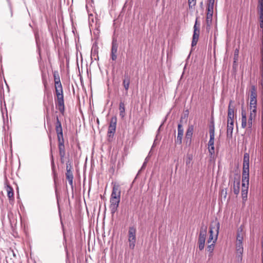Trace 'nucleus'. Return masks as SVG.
<instances>
[{"label": "nucleus", "mask_w": 263, "mask_h": 263, "mask_svg": "<svg viewBox=\"0 0 263 263\" xmlns=\"http://www.w3.org/2000/svg\"><path fill=\"white\" fill-rule=\"evenodd\" d=\"M54 78L57 95V107L62 114H63L65 110V106L62 85L58 75L56 76L54 74Z\"/></svg>", "instance_id": "nucleus-1"}, {"label": "nucleus", "mask_w": 263, "mask_h": 263, "mask_svg": "<svg viewBox=\"0 0 263 263\" xmlns=\"http://www.w3.org/2000/svg\"><path fill=\"white\" fill-rule=\"evenodd\" d=\"M220 229V223L219 222H215L214 224H212L210 227V236L208 240V242L210 243L212 240L213 243H215L218 237L219 231Z\"/></svg>", "instance_id": "nucleus-2"}, {"label": "nucleus", "mask_w": 263, "mask_h": 263, "mask_svg": "<svg viewBox=\"0 0 263 263\" xmlns=\"http://www.w3.org/2000/svg\"><path fill=\"white\" fill-rule=\"evenodd\" d=\"M207 234V227L202 226L200 228L198 238L199 249L201 251L204 248L205 238Z\"/></svg>", "instance_id": "nucleus-3"}, {"label": "nucleus", "mask_w": 263, "mask_h": 263, "mask_svg": "<svg viewBox=\"0 0 263 263\" xmlns=\"http://www.w3.org/2000/svg\"><path fill=\"white\" fill-rule=\"evenodd\" d=\"M136 229L134 227H130L128 232V241L129 242V247L133 250L135 246L136 241Z\"/></svg>", "instance_id": "nucleus-4"}, {"label": "nucleus", "mask_w": 263, "mask_h": 263, "mask_svg": "<svg viewBox=\"0 0 263 263\" xmlns=\"http://www.w3.org/2000/svg\"><path fill=\"white\" fill-rule=\"evenodd\" d=\"M257 93H256V88L255 86H252L250 89V109H252V108H254V110L256 109V105H257Z\"/></svg>", "instance_id": "nucleus-5"}, {"label": "nucleus", "mask_w": 263, "mask_h": 263, "mask_svg": "<svg viewBox=\"0 0 263 263\" xmlns=\"http://www.w3.org/2000/svg\"><path fill=\"white\" fill-rule=\"evenodd\" d=\"M117 121V119L116 117L114 116L111 118L108 129V135L109 137H110L111 134L113 135L115 134L116 129Z\"/></svg>", "instance_id": "nucleus-6"}, {"label": "nucleus", "mask_w": 263, "mask_h": 263, "mask_svg": "<svg viewBox=\"0 0 263 263\" xmlns=\"http://www.w3.org/2000/svg\"><path fill=\"white\" fill-rule=\"evenodd\" d=\"M209 134L210 140L209 141V146H214V136H215V127L214 122L212 121L209 126Z\"/></svg>", "instance_id": "nucleus-7"}, {"label": "nucleus", "mask_w": 263, "mask_h": 263, "mask_svg": "<svg viewBox=\"0 0 263 263\" xmlns=\"http://www.w3.org/2000/svg\"><path fill=\"white\" fill-rule=\"evenodd\" d=\"M120 201V198H111L110 199V205L109 206L111 213L114 214L118 209L119 204Z\"/></svg>", "instance_id": "nucleus-8"}, {"label": "nucleus", "mask_w": 263, "mask_h": 263, "mask_svg": "<svg viewBox=\"0 0 263 263\" xmlns=\"http://www.w3.org/2000/svg\"><path fill=\"white\" fill-rule=\"evenodd\" d=\"M184 130L181 124L178 125V134L177 139L175 140L176 144L180 145L182 143V139L183 135Z\"/></svg>", "instance_id": "nucleus-9"}, {"label": "nucleus", "mask_w": 263, "mask_h": 263, "mask_svg": "<svg viewBox=\"0 0 263 263\" xmlns=\"http://www.w3.org/2000/svg\"><path fill=\"white\" fill-rule=\"evenodd\" d=\"M118 44L116 40H113L111 50V58L112 61H116L117 58Z\"/></svg>", "instance_id": "nucleus-10"}, {"label": "nucleus", "mask_w": 263, "mask_h": 263, "mask_svg": "<svg viewBox=\"0 0 263 263\" xmlns=\"http://www.w3.org/2000/svg\"><path fill=\"white\" fill-rule=\"evenodd\" d=\"M232 101H231L229 102V106H228V122H234V107H232Z\"/></svg>", "instance_id": "nucleus-11"}, {"label": "nucleus", "mask_w": 263, "mask_h": 263, "mask_svg": "<svg viewBox=\"0 0 263 263\" xmlns=\"http://www.w3.org/2000/svg\"><path fill=\"white\" fill-rule=\"evenodd\" d=\"M121 191L120 187L118 185H114L112 187V190L110 198H120Z\"/></svg>", "instance_id": "nucleus-12"}, {"label": "nucleus", "mask_w": 263, "mask_h": 263, "mask_svg": "<svg viewBox=\"0 0 263 263\" xmlns=\"http://www.w3.org/2000/svg\"><path fill=\"white\" fill-rule=\"evenodd\" d=\"M250 110V114L249 116V118L248 122V128L251 130L253 124V120L255 119L256 115V109H254V108H252Z\"/></svg>", "instance_id": "nucleus-13"}, {"label": "nucleus", "mask_w": 263, "mask_h": 263, "mask_svg": "<svg viewBox=\"0 0 263 263\" xmlns=\"http://www.w3.org/2000/svg\"><path fill=\"white\" fill-rule=\"evenodd\" d=\"M249 182V173L242 172V187L248 188Z\"/></svg>", "instance_id": "nucleus-14"}, {"label": "nucleus", "mask_w": 263, "mask_h": 263, "mask_svg": "<svg viewBox=\"0 0 263 263\" xmlns=\"http://www.w3.org/2000/svg\"><path fill=\"white\" fill-rule=\"evenodd\" d=\"M130 78V77L125 73L124 76V79L123 80V86L126 91V93H127L128 90L129 88Z\"/></svg>", "instance_id": "nucleus-15"}, {"label": "nucleus", "mask_w": 263, "mask_h": 263, "mask_svg": "<svg viewBox=\"0 0 263 263\" xmlns=\"http://www.w3.org/2000/svg\"><path fill=\"white\" fill-rule=\"evenodd\" d=\"M234 127V122H228L227 136L228 138H232Z\"/></svg>", "instance_id": "nucleus-16"}, {"label": "nucleus", "mask_w": 263, "mask_h": 263, "mask_svg": "<svg viewBox=\"0 0 263 263\" xmlns=\"http://www.w3.org/2000/svg\"><path fill=\"white\" fill-rule=\"evenodd\" d=\"M66 179L68 181L72 189L73 188V175L72 170H66L65 174Z\"/></svg>", "instance_id": "nucleus-17"}, {"label": "nucleus", "mask_w": 263, "mask_h": 263, "mask_svg": "<svg viewBox=\"0 0 263 263\" xmlns=\"http://www.w3.org/2000/svg\"><path fill=\"white\" fill-rule=\"evenodd\" d=\"M244 236V232L243 231V227L240 226L237 231L236 242H242Z\"/></svg>", "instance_id": "nucleus-18"}, {"label": "nucleus", "mask_w": 263, "mask_h": 263, "mask_svg": "<svg viewBox=\"0 0 263 263\" xmlns=\"http://www.w3.org/2000/svg\"><path fill=\"white\" fill-rule=\"evenodd\" d=\"M199 32V25H198V27H197V21L196 20L194 26V33L193 35V38L198 40Z\"/></svg>", "instance_id": "nucleus-19"}, {"label": "nucleus", "mask_w": 263, "mask_h": 263, "mask_svg": "<svg viewBox=\"0 0 263 263\" xmlns=\"http://www.w3.org/2000/svg\"><path fill=\"white\" fill-rule=\"evenodd\" d=\"M247 126V116L245 110H241V127L245 128Z\"/></svg>", "instance_id": "nucleus-20"}, {"label": "nucleus", "mask_w": 263, "mask_h": 263, "mask_svg": "<svg viewBox=\"0 0 263 263\" xmlns=\"http://www.w3.org/2000/svg\"><path fill=\"white\" fill-rule=\"evenodd\" d=\"M57 122L55 125V130L57 134L63 133V129L62 127V124L61 122L59 120L58 117H57Z\"/></svg>", "instance_id": "nucleus-21"}, {"label": "nucleus", "mask_w": 263, "mask_h": 263, "mask_svg": "<svg viewBox=\"0 0 263 263\" xmlns=\"http://www.w3.org/2000/svg\"><path fill=\"white\" fill-rule=\"evenodd\" d=\"M119 116L121 118H123L125 117V105L123 102H120L119 103Z\"/></svg>", "instance_id": "nucleus-22"}, {"label": "nucleus", "mask_w": 263, "mask_h": 263, "mask_svg": "<svg viewBox=\"0 0 263 263\" xmlns=\"http://www.w3.org/2000/svg\"><path fill=\"white\" fill-rule=\"evenodd\" d=\"M214 2H210L208 1V5L207 7V14H213V9H214Z\"/></svg>", "instance_id": "nucleus-23"}, {"label": "nucleus", "mask_w": 263, "mask_h": 263, "mask_svg": "<svg viewBox=\"0 0 263 263\" xmlns=\"http://www.w3.org/2000/svg\"><path fill=\"white\" fill-rule=\"evenodd\" d=\"M193 130H194V127L192 125L188 127L186 133V135H185V137H186V139H190V140H191Z\"/></svg>", "instance_id": "nucleus-24"}, {"label": "nucleus", "mask_w": 263, "mask_h": 263, "mask_svg": "<svg viewBox=\"0 0 263 263\" xmlns=\"http://www.w3.org/2000/svg\"><path fill=\"white\" fill-rule=\"evenodd\" d=\"M213 15L206 14V30H209L210 29V26L212 24Z\"/></svg>", "instance_id": "nucleus-25"}, {"label": "nucleus", "mask_w": 263, "mask_h": 263, "mask_svg": "<svg viewBox=\"0 0 263 263\" xmlns=\"http://www.w3.org/2000/svg\"><path fill=\"white\" fill-rule=\"evenodd\" d=\"M7 196L10 200L13 199V190L10 186H7Z\"/></svg>", "instance_id": "nucleus-26"}, {"label": "nucleus", "mask_w": 263, "mask_h": 263, "mask_svg": "<svg viewBox=\"0 0 263 263\" xmlns=\"http://www.w3.org/2000/svg\"><path fill=\"white\" fill-rule=\"evenodd\" d=\"M236 252L238 253L243 252L242 242H236Z\"/></svg>", "instance_id": "nucleus-27"}, {"label": "nucleus", "mask_w": 263, "mask_h": 263, "mask_svg": "<svg viewBox=\"0 0 263 263\" xmlns=\"http://www.w3.org/2000/svg\"><path fill=\"white\" fill-rule=\"evenodd\" d=\"M239 185H240V182L238 181L235 184V182H234V185H233V192L234 193L235 195H238L239 193Z\"/></svg>", "instance_id": "nucleus-28"}, {"label": "nucleus", "mask_w": 263, "mask_h": 263, "mask_svg": "<svg viewBox=\"0 0 263 263\" xmlns=\"http://www.w3.org/2000/svg\"><path fill=\"white\" fill-rule=\"evenodd\" d=\"M59 155L60 157H63V156H65V145H58Z\"/></svg>", "instance_id": "nucleus-29"}, {"label": "nucleus", "mask_w": 263, "mask_h": 263, "mask_svg": "<svg viewBox=\"0 0 263 263\" xmlns=\"http://www.w3.org/2000/svg\"><path fill=\"white\" fill-rule=\"evenodd\" d=\"M243 252L238 253L236 252V259L237 263H241L242 260V254Z\"/></svg>", "instance_id": "nucleus-30"}, {"label": "nucleus", "mask_w": 263, "mask_h": 263, "mask_svg": "<svg viewBox=\"0 0 263 263\" xmlns=\"http://www.w3.org/2000/svg\"><path fill=\"white\" fill-rule=\"evenodd\" d=\"M242 172L249 173V162L243 163Z\"/></svg>", "instance_id": "nucleus-31"}, {"label": "nucleus", "mask_w": 263, "mask_h": 263, "mask_svg": "<svg viewBox=\"0 0 263 263\" xmlns=\"http://www.w3.org/2000/svg\"><path fill=\"white\" fill-rule=\"evenodd\" d=\"M259 13H263V0H258Z\"/></svg>", "instance_id": "nucleus-32"}, {"label": "nucleus", "mask_w": 263, "mask_h": 263, "mask_svg": "<svg viewBox=\"0 0 263 263\" xmlns=\"http://www.w3.org/2000/svg\"><path fill=\"white\" fill-rule=\"evenodd\" d=\"M248 188H244L242 187V191H241V196L242 199H244L245 198H247V193H248Z\"/></svg>", "instance_id": "nucleus-33"}, {"label": "nucleus", "mask_w": 263, "mask_h": 263, "mask_svg": "<svg viewBox=\"0 0 263 263\" xmlns=\"http://www.w3.org/2000/svg\"><path fill=\"white\" fill-rule=\"evenodd\" d=\"M215 243L212 242V244H211L208 246L207 250L208 252H209L211 253H213L214 249V247H215Z\"/></svg>", "instance_id": "nucleus-34"}, {"label": "nucleus", "mask_w": 263, "mask_h": 263, "mask_svg": "<svg viewBox=\"0 0 263 263\" xmlns=\"http://www.w3.org/2000/svg\"><path fill=\"white\" fill-rule=\"evenodd\" d=\"M189 8H192L196 5V0H188Z\"/></svg>", "instance_id": "nucleus-35"}, {"label": "nucleus", "mask_w": 263, "mask_h": 263, "mask_svg": "<svg viewBox=\"0 0 263 263\" xmlns=\"http://www.w3.org/2000/svg\"><path fill=\"white\" fill-rule=\"evenodd\" d=\"M250 156L248 153H245L243 156V163L249 162Z\"/></svg>", "instance_id": "nucleus-36"}, {"label": "nucleus", "mask_w": 263, "mask_h": 263, "mask_svg": "<svg viewBox=\"0 0 263 263\" xmlns=\"http://www.w3.org/2000/svg\"><path fill=\"white\" fill-rule=\"evenodd\" d=\"M260 27L263 30V13H259Z\"/></svg>", "instance_id": "nucleus-37"}, {"label": "nucleus", "mask_w": 263, "mask_h": 263, "mask_svg": "<svg viewBox=\"0 0 263 263\" xmlns=\"http://www.w3.org/2000/svg\"><path fill=\"white\" fill-rule=\"evenodd\" d=\"M209 152L211 157L214 154V146H209Z\"/></svg>", "instance_id": "nucleus-38"}, {"label": "nucleus", "mask_w": 263, "mask_h": 263, "mask_svg": "<svg viewBox=\"0 0 263 263\" xmlns=\"http://www.w3.org/2000/svg\"><path fill=\"white\" fill-rule=\"evenodd\" d=\"M72 165L71 164V163L69 162V161H68L66 163V170H72Z\"/></svg>", "instance_id": "nucleus-39"}, {"label": "nucleus", "mask_w": 263, "mask_h": 263, "mask_svg": "<svg viewBox=\"0 0 263 263\" xmlns=\"http://www.w3.org/2000/svg\"><path fill=\"white\" fill-rule=\"evenodd\" d=\"M198 41V39L193 38L192 42V46L193 47V46L196 45Z\"/></svg>", "instance_id": "nucleus-40"}, {"label": "nucleus", "mask_w": 263, "mask_h": 263, "mask_svg": "<svg viewBox=\"0 0 263 263\" xmlns=\"http://www.w3.org/2000/svg\"><path fill=\"white\" fill-rule=\"evenodd\" d=\"M58 145H64V139H58Z\"/></svg>", "instance_id": "nucleus-41"}, {"label": "nucleus", "mask_w": 263, "mask_h": 263, "mask_svg": "<svg viewBox=\"0 0 263 263\" xmlns=\"http://www.w3.org/2000/svg\"><path fill=\"white\" fill-rule=\"evenodd\" d=\"M57 138H58V139H64V138H63V133L57 134Z\"/></svg>", "instance_id": "nucleus-42"}, {"label": "nucleus", "mask_w": 263, "mask_h": 263, "mask_svg": "<svg viewBox=\"0 0 263 263\" xmlns=\"http://www.w3.org/2000/svg\"><path fill=\"white\" fill-rule=\"evenodd\" d=\"M238 49H236L235 50V52H234V59H236V57L238 56Z\"/></svg>", "instance_id": "nucleus-43"}, {"label": "nucleus", "mask_w": 263, "mask_h": 263, "mask_svg": "<svg viewBox=\"0 0 263 263\" xmlns=\"http://www.w3.org/2000/svg\"><path fill=\"white\" fill-rule=\"evenodd\" d=\"M146 165V161H144L143 164V165H142V167H141V170H142V169H144L145 168Z\"/></svg>", "instance_id": "nucleus-44"}, {"label": "nucleus", "mask_w": 263, "mask_h": 263, "mask_svg": "<svg viewBox=\"0 0 263 263\" xmlns=\"http://www.w3.org/2000/svg\"><path fill=\"white\" fill-rule=\"evenodd\" d=\"M65 156H63V157H60V160H61V162L62 163H64V158H65Z\"/></svg>", "instance_id": "nucleus-45"}, {"label": "nucleus", "mask_w": 263, "mask_h": 263, "mask_svg": "<svg viewBox=\"0 0 263 263\" xmlns=\"http://www.w3.org/2000/svg\"><path fill=\"white\" fill-rule=\"evenodd\" d=\"M186 164H187L190 163V158H189V160L186 161Z\"/></svg>", "instance_id": "nucleus-46"}, {"label": "nucleus", "mask_w": 263, "mask_h": 263, "mask_svg": "<svg viewBox=\"0 0 263 263\" xmlns=\"http://www.w3.org/2000/svg\"><path fill=\"white\" fill-rule=\"evenodd\" d=\"M212 256H213V253H210V254L209 255V256L210 257H211Z\"/></svg>", "instance_id": "nucleus-47"}, {"label": "nucleus", "mask_w": 263, "mask_h": 263, "mask_svg": "<svg viewBox=\"0 0 263 263\" xmlns=\"http://www.w3.org/2000/svg\"><path fill=\"white\" fill-rule=\"evenodd\" d=\"M148 157H147L145 158V161H146V162H147V161H148Z\"/></svg>", "instance_id": "nucleus-48"}, {"label": "nucleus", "mask_w": 263, "mask_h": 263, "mask_svg": "<svg viewBox=\"0 0 263 263\" xmlns=\"http://www.w3.org/2000/svg\"><path fill=\"white\" fill-rule=\"evenodd\" d=\"M208 1L215 2V0H208Z\"/></svg>", "instance_id": "nucleus-49"}, {"label": "nucleus", "mask_w": 263, "mask_h": 263, "mask_svg": "<svg viewBox=\"0 0 263 263\" xmlns=\"http://www.w3.org/2000/svg\"><path fill=\"white\" fill-rule=\"evenodd\" d=\"M52 157V160L53 161V156H51Z\"/></svg>", "instance_id": "nucleus-50"}, {"label": "nucleus", "mask_w": 263, "mask_h": 263, "mask_svg": "<svg viewBox=\"0 0 263 263\" xmlns=\"http://www.w3.org/2000/svg\"><path fill=\"white\" fill-rule=\"evenodd\" d=\"M262 117H263V112H262Z\"/></svg>", "instance_id": "nucleus-51"}]
</instances>
